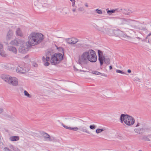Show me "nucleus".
Wrapping results in <instances>:
<instances>
[{"mask_svg": "<svg viewBox=\"0 0 151 151\" xmlns=\"http://www.w3.org/2000/svg\"><path fill=\"white\" fill-rule=\"evenodd\" d=\"M105 130V129H96V133L98 134L101 133L102 131H104Z\"/></svg>", "mask_w": 151, "mask_h": 151, "instance_id": "21", "label": "nucleus"}, {"mask_svg": "<svg viewBox=\"0 0 151 151\" xmlns=\"http://www.w3.org/2000/svg\"><path fill=\"white\" fill-rule=\"evenodd\" d=\"M43 137L44 138L48 139L47 140L52 141L55 140V138L53 137H50L49 135L46 133L44 134Z\"/></svg>", "mask_w": 151, "mask_h": 151, "instance_id": "14", "label": "nucleus"}, {"mask_svg": "<svg viewBox=\"0 0 151 151\" xmlns=\"http://www.w3.org/2000/svg\"><path fill=\"white\" fill-rule=\"evenodd\" d=\"M137 38V39H139V40H140V39H141L139 37H137V38Z\"/></svg>", "mask_w": 151, "mask_h": 151, "instance_id": "44", "label": "nucleus"}, {"mask_svg": "<svg viewBox=\"0 0 151 151\" xmlns=\"http://www.w3.org/2000/svg\"><path fill=\"white\" fill-rule=\"evenodd\" d=\"M81 130L83 132L88 134H89L88 130L86 127L83 126L81 127Z\"/></svg>", "mask_w": 151, "mask_h": 151, "instance_id": "20", "label": "nucleus"}, {"mask_svg": "<svg viewBox=\"0 0 151 151\" xmlns=\"http://www.w3.org/2000/svg\"><path fill=\"white\" fill-rule=\"evenodd\" d=\"M30 69V68L28 66H18L16 68V71L17 73L25 74L27 73Z\"/></svg>", "mask_w": 151, "mask_h": 151, "instance_id": "8", "label": "nucleus"}, {"mask_svg": "<svg viewBox=\"0 0 151 151\" xmlns=\"http://www.w3.org/2000/svg\"><path fill=\"white\" fill-rule=\"evenodd\" d=\"M1 78L8 84L13 86H17L18 84V79L14 77L9 75H2Z\"/></svg>", "mask_w": 151, "mask_h": 151, "instance_id": "5", "label": "nucleus"}, {"mask_svg": "<svg viewBox=\"0 0 151 151\" xmlns=\"http://www.w3.org/2000/svg\"><path fill=\"white\" fill-rule=\"evenodd\" d=\"M116 72L117 73H121V74H125V73L122 72V71L119 70H116Z\"/></svg>", "mask_w": 151, "mask_h": 151, "instance_id": "28", "label": "nucleus"}, {"mask_svg": "<svg viewBox=\"0 0 151 151\" xmlns=\"http://www.w3.org/2000/svg\"><path fill=\"white\" fill-rule=\"evenodd\" d=\"M71 122L73 124H77L78 123V121H77L76 120H75V121H72Z\"/></svg>", "mask_w": 151, "mask_h": 151, "instance_id": "33", "label": "nucleus"}, {"mask_svg": "<svg viewBox=\"0 0 151 151\" xmlns=\"http://www.w3.org/2000/svg\"><path fill=\"white\" fill-rule=\"evenodd\" d=\"M0 55L3 57H6L7 55L4 50V45L0 42Z\"/></svg>", "mask_w": 151, "mask_h": 151, "instance_id": "12", "label": "nucleus"}, {"mask_svg": "<svg viewBox=\"0 0 151 151\" xmlns=\"http://www.w3.org/2000/svg\"><path fill=\"white\" fill-rule=\"evenodd\" d=\"M72 2V6L74 7L75 5L76 1L75 0H70Z\"/></svg>", "mask_w": 151, "mask_h": 151, "instance_id": "30", "label": "nucleus"}, {"mask_svg": "<svg viewBox=\"0 0 151 151\" xmlns=\"http://www.w3.org/2000/svg\"><path fill=\"white\" fill-rule=\"evenodd\" d=\"M93 27L97 30L99 31L103 34L107 35L110 36H117L119 35V31L118 30H112L107 27L105 26L101 27L94 24H93Z\"/></svg>", "mask_w": 151, "mask_h": 151, "instance_id": "3", "label": "nucleus"}, {"mask_svg": "<svg viewBox=\"0 0 151 151\" xmlns=\"http://www.w3.org/2000/svg\"><path fill=\"white\" fill-rule=\"evenodd\" d=\"M35 66H37V65L36 64H35V65H34Z\"/></svg>", "mask_w": 151, "mask_h": 151, "instance_id": "46", "label": "nucleus"}, {"mask_svg": "<svg viewBox=\"0 0 151 151\" xmlns=\"http://www.w3.org/2000/svg\"><path fill=\"white\" fill-rule=\"evenodd\" d=\"M85 6L86 7H88V5L87 3H86L85 4Z\"/></svg>", "mask_w": 151, "mask_h": 151, "instance_id": "40", "label": "nucleus"}, {"mask_svg": "<svg viewBox=\"0 0 151 151\" xmlns=\"http://www.w3.org/2000/svg\"><path fill=\"white\" fill-rule=\"evenodd\" d=\"M15 151H21L19 149L17 148V150H15Z\"/></svg>", "mask_w": 151, "mask_h": 151, "instance_id": "43", "label": "nucleus"}, {"mask_svg": "<svg viewBox=\"0 0 151 151\" xmlns=\"http://www.w3.org/2000/svg\"><path fill=\"white\" fill-rule=\"evenodd\" d=\"M19 139V136H12L9 138V139L12 141H18Z\"/></svg>", "mask_w": 151, "mask_h": 151, "instance_id": "19", "label": "nucleus"}, {"mask_svg": "<svg viewBox=\"0 0 151 151\" xmlns=\"http://www.w3.org/2000/svg\"><path fill=\"white\" fill-rule=\"evenodd\" d=\"M140 125V124L139 123H138L137 125H136L135 127H137L139 126Z\"/></svg>", "mask_w": 151, "mask_h": 151, "instance_id": "36", "label": "nucleus"}, {"mask_svg": "<svg viewBox=\"0 0 151 151\" xmlns=\"http://www.w3.org/2000/svg\"><path fill=\"white\" fill-rule=\"evenodd\" d=\"M121 123L123 122L127 125L131 126L135 122V119L132 116L127 114H122L119 118Z\"/></svg>", "mask_w": 151, "mask_h": 151, "instance_id": "4", "label": "nucleus"}, {"mask_svg": "<svg viewBox=\"0 0 151 151\" xmlns=\"http://www.w3.org/2000/svg\"><path fill=\"white\" fill-rule=\"evenodd\" d=\"M97 60V57L94 51L89 49L79 55L78 60V63L82 67L87 65L89 62L95 63Z\"/></svg>", "mask_w": 151, "mask_h": 151, "instance_id": "1", "label": "nucleus"}, {"mask_svg": "<svg viewBox=\"0 0 151 151\" xmlns=\"http://www.w3.org/2000/svg\"><path fill=\"white\" fill-rule=\"evenodd\" d=\"M51 53L48 52L46 53L44 56L42 57V60L44 63V65L45 66H48L50 65V63L48 62L50 60V56H51Z\"/></svg>", "mask_w": 151, "mask_h": 151, "instance_id": "10", "label": "nucleus"}, {"mask_svg": "<svg viewBox=\"0 0 151 151\" xmlns=\"http://www.w3.org/2000/svg\"><path fill=\"white\" fill-rule=\"evenodd\" d=\"M96 126L95 124L91 125L89 126L90 128L92 130L96 128Z\"/></svg>", "mask_w": 151, "mask_h": 151, "instance_id": "25", "label": "nucleus"}, {"mask_svg": "<svg viewBox=\"0 0 151 151\" xmlns=\"http://www.w3.org/2000/svg\"><path fill=\"white\" fill-rule=\"evenodd\" d=\"M44 38V35L41 33L32 32L28 37V44L30 46L37 45L42 42Z\"/></svg>", "mask_w": 151, "mask_h": 151, "instance_id": "2", "label": "nucleus"}, {"mask_svg": "<svg viewBox=\"0 0 151 151\" xmlns=\"http://www.w3.org/2000/svg\"><path fill=\"white\" fill-rule=\"evenodd\" d=\"M63 56L60 53H55L51 55L50 59V62L52 65H56L59 63L62 60Z\"/></svg>", "mask_w": 151, "mask_h": 151, "instance_id": "6", "label": "nucleus"}, {"mask_svg": "<svg viewBox=\"0 0 151 151\" xmlns=\"http://www.w3.org/2000/svg\"><path fill=\"white\" fill-rule=\"evenodd\" d=\"M70 129L72 130L75 131H77L78 129V128L77 127H70Z\"/></svg>", "mask_w": 151, "mask_h": 151, "instance_id": "29", "label": "nucleus"}, {"mask_svg": "<svg viewBox=\"0 0 151 151\" xmlns=\"http://www.w3.org/2000/svg\"><path fill=\"white\" fill-rule=\"evenodd\" d=\"M98 54L99 56V60L101 66L103 65L104 62L107 65L110 63V60L109 58H105L103 55L102 52L100 50H98Z\"/></svg>", "mask_w": 151, "mask_h": 151, "instance_id": "7", "label": "nucleus"}, {"mask_svg": "<svg viewBox=\"0 0 151 151\" xmlns=\"http://www.w3.org/2000/svg\"><path fill=\"white\" fill-rule=\"evenodd\" d=\"M131 72V71L130 70V69H128V70H127V72L128 73H130Z\"/></svg>", "mask_w": 151, "mask_h": 151, "instance_id": "41", "label": "nucleus"}, {"mask_svg": "<svg viewBox=\"0 0 151 151\" xmlns=\"http://www.w3.org/2000/svg\"><path fill=\"white\" fill-rule=\"evenodd\" d=\"M13 34V31L12 30H9L7 33L6 39L7 40H10L12 37Z\"/></svg>", "mask_w": 151, "mask_h": 151, "instance_id": "17", "label": "nucleus"}, {"mask_svg": "<svg viewBox=\"0 0 151 151\" xmlns=\"http://www.w3.org/2000/svg\"><path fill=\"white\" fill-rule=\"evenodd\" d=\"M24 95L28 98H31L32 96L31 95H30L28 93L26 90H24Z\"/></svg>", "mask_w": 151, "mask_h": 151, "instance_id": "22", "label": "nucleus"}, {"mask_svg": "<svg viewBox=\"0 0 151 151\" xmlns=\"http://www.w3.org/2000/svg\"><path fill=\"white\" fill-rule=\"evenodd\" d=\"M136 28L135 25L132 24V23H130V24H127L126 25L125 29H129L132 30L134 29H135Z\"/></svg>", "mask_w": 151, "mask_h": 151, "instance_id": "16", "label": "nucleus"}, {"mask_svg": "<svg viewBox=\"0 0 151 151\" xmlns=\"http://www.w3.org/2000/svg\"><path fill=\"white\" fill-rule=\"evenodd\" d=\"M101 75V76H104L105 77H107V75L105 73H101V74H100Z\"/></svg>", "mask_w": 151, "mask_h": 151, "instance_id": "34", "label": "nucleus"}, {"mask_svg": "<svg viewBox=\"0 0 151 151\" xmlns=\"http://www.w3.org/2000/svg\"><path fill=\"white\" fill-rule=\"evenodd\" d=\"M22 43V41L18 39L12 40L9 43L10 45L14 46H19Z\"/></svg>", "mask_w": 151, "mask_h": 151, "instance_id": "11", "label": "nucleus"}, {"mask_svg": "<svg viewBox=\"0 0 151 151\" xmlns=\"http://www.w3.org/2000/svg\"><path fill=\"white\" fill-rule=\"evenodd\" d=\"M72 11L73 12H75L76 11V8L73 9H72Z\"/></svg>", "mask_w": 151, "mask_h": 151, "instance_id": "38", "label": "nucleus"}, {"mask_svg": "<svg viewBox=\"0 0 151 151\" xmlns=\"http://www.w3.org/2000/svg\"><path fill=\"white\" fill-rule=\"evenodd\" d=\"M91 73L93 74L97 75H100V74H101V73H100V72L96 70L92 71Z\"/></svg>", "mask_w": 151, "mask_h": 151, "instance_id": "23", "label": "nucleus"}, {"mask_svg": "<svg viewBox=\"0 0 151 151\" xmlns=\"http://www.w3.org/2000/svg\"><path fill=\"white\" fill-rule=\"evenodd\" d=\"M74 69H75V70H76V71H83V70H78V69H76V68H75V67H74Z\"/></svg>", "mask_w": 151, "mask_h": 151, "instance_id": "35", "label": "nucleus"}, {"mask_svg": "<svg viewBox=\"0 0 151 151\" xmlns=\"http://www.w3.org/2000/svg\"><path fill=\"white\" fill-rule=\"evenodd\" d=\"M78 41L77 39L75 38H72L69 39L67 41L70 44H74Z\"/></svg>", "mask_w": 151, "mask_h": 151, "instance_id": "15", "label": "nucleus"}, {"mask_svg": "<svg viewBox=\"0 0 151 151\" xmlns=\"http://www.w3.org/2000/svg\"><path fill=\"white\" fill-rule=\"evenodd\" d=\"M11 65L10 64H7V66H8V67L9 68H10V67L11 68V66H11Z\"/></svg>", "mask_w": 151, "mask_h": 151, "instance_id": "39", "label": "nucleus"}, {"mask_svg": "<svg viewBox=\"0 0 151 151\" xmlns=\"http://www.w3.org/2000/svg\"><path fill=\"white\" fill-rule=\"evenodd\" d=\"M16 34L17 36L20 37H22L23 36V34L22 30L19 28H17L16 31Z\"/></svg>", "mask_w": 151, "mask_h": 151, "instance_id": "18", "label": "nucleus"}, {"mask_svg": "<svg viewBox=\"0 0 151 151\" xmlns=\"http://www.w3.org/2000/svg\"><path fill=\"white\" fill-rule=\"evenodd\" d=\"M151 35V33H150L148 35V36H150V35Z\"/></svg>", "mask_w": 151, "mask_h": 151, "instance_id": "45", "label": "nucleus"}, {"mask_svg": "<svg viewBox=\"0 0 151 151\" xmlns=\"http://www.w3.org/2000/svg\"><path fill=\"white\" fill-rule=\"evenodd\" d=\"M96 11L97 12L98 14H102V11L101 9H96Z\"/></svg>", "mask_w": 151, "mask_h": 151, "instance_id": "27", "label": "nucleus"}, {"mask_svg": "<svg viewBox=\"0 0 151 151\" xmlns=\"http://www.w3.org/2000/svg\"><path fill=\"white\" fill-rule=\"evenodd\" d=\"M125 37H127V39H130L131 38V37H129V36H127V35H125Z\"/></svg>", "mask_w": 151, "mask_h": 151, "instance_id": "37", "label": "nucleus"}, {"mask_svg": "<svg viewBox=\"0 0 151 151\" xmlns=\"http://www.w3.org/2000/svg\"><path fill=\"white\" fill-rule=\"evenodd\" d=\"M142 151V150H139V151Z\"/></svg>", "mask_w": 151, "mask_h": 151, "instance_id": "47", "label": "nucleus"}, {"mask_svg": "<svg viewBox=\"0 0 151 151\" xmlns=\"http://www.w3.org/2000/svg\"><path fill=\"white\" fill-rule=\"evenodd\" d=\"M78 10L79 12H82L84 11L85 9L83 7H81L78 8Z\"/></svg>", "mask_w": 151, "mask_h": 151, "instance_id": "26", "label": "nucleus"}, {"mask_svg": "<svg viewBox=\"0 0 151 151\" xmlns=\"http://www.w3.org/2000/svg\"><path fill=\"white\" fill-rule=\"evenodd\" d=\"M115 12V10H108L107 11V13L109 15H111L112 13H114Z\"/></svg>", "mask_w": 151, "mask_h": 151, "instance_id": "24", "label": "nucleus"}, {"mask_svg": "<svg viewBox=\"0 0 151 151\" xmlns=\"http://www.w3.org/2000/svg\"><path fill=\"white\" fill-rule=\"evenodd\" d=\"M4 112L3 108L0 107V114H2Z\"/></svg>", "mask_w": 151, "mask_h": 151, "instance_id": "32", "label": "nucleus"}, {"mask_svg": "<svg viewBox=\"0 0 151 151\" xmlns=\"http://www.w3.org/2000/svg\"><path fill=\"white\" fill-rule=\"evenodd\" d=\"M21 45L19 48V52L22 53H26L28 50L29 45L22 41Z\"/></svg>", "mask_w": 151, "mask_h": 151, "instance_id": "9", "label": "nucleus"}, {"mask_svg": "<svg viewBox=\"0 0 151 151\" xmlns=\"http://www.w3.org/2000/svg\"><path fill=\"white\" fill-rule=\"evenodd\" d=\"M110 70H111L112 69V67L111 66H110L109 67Z\"/></svg>", "mask_w": 151, "mask_h": 151, "instance_id": "42", "label": "nucleus"}, {"mask_svg": "<svg viewBox=\"0 0 151 151\" xmlns=\"http://www.w3.org/2000/svg\"><path fill=\"white\" fill-rule=\"evenodd\" d=\"M7 50L15 54H17V48L15 47L12 45L8 46L7 47Z\"/></svg>", "mask_w": 151, "mask_h": 151, "instance_id": "13", "label": "nucleus"}, {"mask_svg": "<svg viewBox=\"0 0 151 151\" xmlns=\"http://www.w3.org/2000/svg\"><path fill=\"white\" fill-rule=\"evenodd\" d=\"M62 124L63 126L65 128H66L68 129H70V127H68V126H67L65 125H64L63 124Z\"/></svg>", "mask_w": 151, "mask_h": 151, "instance_id": "31", "label": "nucleus"}]
</instances>
